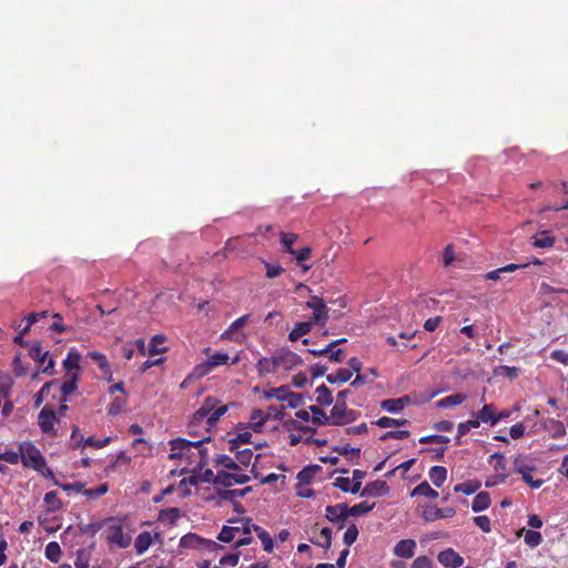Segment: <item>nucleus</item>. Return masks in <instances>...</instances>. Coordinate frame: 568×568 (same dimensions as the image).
Wrapping results in <instances>:
<instances>
[{
    "mask_svg": "<svg viewBox=\"0 0 568 568\" xmlns=\"http://www.w3.org/2000/svg\"><path fill=\"white\" fill-rule=\"evenodd\" d=\"M220 400L215 397H206L202 406L193 414L191 425H200L204 419L207 427H213L217 420L227 412V406H217Z\"/></svg>",
    "mask_w": 568,
    "mask_h": 568,
    "instance_id": "obj_1",
    "label": "nucleus"
},
{
    "mask_svg": "<svg viewBox=\"0 0 568 568\" xmlns=\"http://www.w3.org/2000/svg\"><path fill=\"white\" fill-rule=\"evenodd\" d=\"M210 440V437H203L199 440H189L185 438H174L170 440L171 454L169 455L170 459H178L182 457H189V453L192 448H196L199 454L201 455V462L203 463L204 450L202 449V444L204 442Z\"/></svg>",
    "mask_w": 568,
    "mask_h": 568,
    "instance_id": "obj_2",
    "label": "nucleus"
},
{
    "mask_svg": "<svg viewBox=\"0 0 568 568\" xmlns=\"http://www.w3.org/2000/svg\"><path fill=\"white\" fill-rule=\"evenodd\" d=\"M21 462L26 467H31L37 471H41L47 462L40 449L31 442H23L19 446Z\"/></svg>",
    "mask_w": 568,
    "mask_h": 568,
    "instance_id": "obj_3",
    "label": "nucleus"
},
{
    "mask_svg": "<svg viewBox=\"0 0 568 568\" xmlns=\"http://www.w3.org/2000/svg\"><path fill=\"white\" fill-rule=\"evenodd\" d=\"M536 469L534 462L527 456L519 454L514 459V473L520 474L523 480L532 488H539L542 484V479H534L531 473Z\"/></svg>",
    "mask_w": 568,
    "mask_h": 568,
    "instance_id": "obj_4",
    "label": "nucleus"
},
{
    "mask_svg": "<svg viewBox=\"0 0 568 568\" xmlns=\"http://www.w3.org/2000/svg\"><path fill=\"white\" fill-rule=\"evenodd\" d=\"M180 546L182 548L189 549H204L211 552L223 549V546L217 544L214 540L205 539L203 537L197 536L196 534L189 532L184 535L180 540Z\"/></svg>",
    "mask_w": 568,
    "mask_h": 568,
    "instance_id": "obj_5",
    "label": "nucleus"
},
{
    "mask_svg": "<svg viewBox=\"0 0 568 568\" xmlns=\"http://www.w3.org/2000/svg\"><path fill=\"white\" fill-rule=\"evenodd\" d=\"M229 359L230 357L226 353H215L209 356V358L205 362L196 365L193 368L192 376L196 378L204 377L205 375L210 374L215 367L229 364Z\"/></svg>",
    "mask_w": 568,
    "mask_h": 568,
    "instance_id": "obj_6",
    "label": "nucleus"
},
{
    "mask_svg": "<svg viewBox=\"0 0 568 568\" xmlns=\"http://www.w3.org/2000/svg\"><path fill=\"white\" fill-rule=\"evenodd\" d=\"M29 355L33 361L39 363V369L42 373L49 374V375L54 374V366H55L54 359L49 356L48 351H45V352L42 351L40 343L37 342L30 347Z\"/></svg>",
    "mask_w": 568,
    "mask_h": 568,
    "instance_id": "obj_7",
    "label": "nucleus"
},
{
    "mask_svg": "<svg viewBox=\"0 0 568 568\" xmlns=\"http://www.w3.org/2000/svg\"><path fill=\"white\" fill-rule=\"evenodd\" d=\"M358 413L347 408L345 402L336 403L331 409V425L339 426L356 420Z\"/></svg>",
    "mask_w": 568,
    "mask_h": 568,
    "instance_id": "obj_8",
    "label": "nucleus"
},
{
    "mask_svg": "<svg viewBox=\"0 0 568 568\" xmlns=\"http://www.w3.org/2000/svg\"><path fill=\"white\" fill-rule=\"evenodd\" d=\"M59 423V417L57 416L55 410L45 405L39 413L38 416V425L43 434L55 435V424Z\"/></svg>",
    "mask_w": 568,
    "mask_h": 568,
    "instance_id": "obj_9",
    "label": "nucleus"
},
{
    "mask_svg": "<svg viewBox=\"0 0 568 568\" xmlns=\"http://www.w3.org/2000/svg\"><path fill=\"white\" fill-rule=\"evenodd\" d=\"M306 307L313 310L312 317L310 318L312 322L325 325L328 320V308L322 297L312 295L306 302Z\"/></svg>",
    "mask_w": 568,
    "mask_h": 568,
    "instance_id": "obj_10",
    "label": "nucleus"
},
{
    "mask_svg": "<svg viewBox=\"0 0 568 568\" xmlns=\"http://www.w3.org/2000/svg\"><path fill=\"white\" fill-rule=\"evenodd\" d=\"M275 363L277 369L291 371L303 365L304 361L298 354L290 349H280L275 353Z\"/></svg>",
    "mask_w": 568,
    "mask_h": 568,
    "instance_id": "obj_11",
    "label": "nucleus"
},
{
    "mask_svg": "<svg viewBox=\"0 0 568 568\" xmlns=\"http://www.w3.org/2000/svg\"><path fill=\"white\" fill-rule=\"evenodd\" d=\"M250 480V476L246 474L227 473L225 470H217L214 477V484H219L224 487H231L233 484H245Z\"/></svg>",
    "mask_w": 568,
    "mask_h": 568,
    "instance_id": "obj_12",
    "label": "nucleus"
},
{
    "mask_svg": "<svg viewBox=\"0 0 568 568\" xmlns=\"http://www.w3.org/2000/svg\"><path fill=\"white\" fill-rule=\"evenodd\" d=\"M325 516L327 520L338 524V529L344 528V523L348 517L347 505L336 504L327 506L325 509Z\"/></svg>",
    "mask_w": 568,
    "mask_h": 568,
    "instance_id": "obj_13",
    "label": "nucleus"
},
{
    "mask_svg": "<svg viewBox=\"0 0 568 568\" xmlns=\"http://www.w3.org/2000/svg\"><path fill=\"white\" fill-rule=\"evenodd\" d=\"M455 514L456 510L453 507L438 508L437 506H425L422 516L426 521H435L452 518Z\"/></svg>",
    "mask_w": 568,
    "mask_h": 568,
    "instance_id": "obj_14",
    "label": "nucleus"
},
{
    "mask_svg": "<svg viewBox=\"0 0 568 568\" xmlns=\"http://www.w3.org/2000/svg\"><path fill=\"white\" fill-rule=\"evenodd\" d=\"M438 561L447 568H458L463 566L464 558L453 548H447L438 554Z\"/></svg>",
    "mask_w": 568,
    "mask_h": 568,
    "instance_id": "obj_15",
    "label": "nucleus"
},
{
    "mask_svg": "<svg viewBox=\"0 0 568 568\" xmlns=\"http://www.w3.org/2000/svg\"><path fill=\"white\" fill-rule=\"evenodd\" d=\"M412 403L413 400L410 396L405 395L398 398L384 399L381 402V407L382 409L388 413L396 414L402 412L405 408V406L410 405Z\"/></svg>",
    "mask_w": 568,
    "mask_h": 568,
    "instance_id": "obj_16",
    "label": "nucleus"
},
{
    "mask_svg": "<svg viewBox=\"0 0 568 568\" xmlns=\"http://www.w3.org/2000/svg\"><path fill=\"white\" fill-rule=\"evenodd\" d=\"M416 548L417 544L414 539H402L395 545L393 554L399 558L410 559L414 557Z\"/></svg>",
    "mask_w": 568,
    "mask_h": 568,
    "instance_id": "obj_17",
    "label": "nucleus"
},
{
    "mask_svg": "<svg viewBox=\"0 0 568 568\" xmlns=\"http://www.w3.org/2000/svg\"><path fill=\"white\" fill-rule=\"evenodd\" d=\"M389 491V487L386 481L384 480H374L366 484V486L363 488L361 496H374L379 497L384 496Z\"/></svg>",
    "mask_w": 568,
    "mask_h": 568,
    "instance_id": "obj_18",
    "label": "nucleus"
},
{
    "mask_svg": "<svg viewBox=\"0 0 568 568\" xmlns=\"http://www.w3.org/2000/svg\"><path fill=\"white\" fill-rule=\"evenodd\" d=\"M106 539L111 544H115L120 548L129 546V540L124 538L122 526L119 524L111 525L106 531Z\"/></svg>",
    "mask_w": 568,
    "mask_h": 568,
    "instance_id": "obj_19",
    "label": "nucleus"
},
{
    "mask_svg": "<svg viewBox=\"0 0 568 568\" xmlns=\"http://www.w3.org/2000/svg\"><path fill=\"white\" fill-rule=\"evenodd\" d=\"M80 358L81 355L78 351L71 349L68 352L67 357L62 362L63 368L65 369V376H70L73 372H77L80 375Z\"/></svg>",
    "mask_w": 568,
    "mask_h": 568,
    "instance_id": "obj_20",
    "label": "nucleus"
},
{
    "mask_svg": "<svg viewBox=\"0 0 568 568\" xmlns=\"http://www.w3.org/2000/svg\"><path fill=\"white\" fill-rule=\"evenodd\" d=\"M79 374L73 372L70 376H65V381L61 384V402L67 403L69 395L73 394L78 389Z\"/></svg>",
    "mask_w": 568,
    "mask_h": 568,
    "instance_id": "obj_21",
    "label": "nucleus"
},
{
    "mask_svg": "<svg viewBox=\"0 0 568 568\" xmlns=\"http://www.w3.org/2000/svg\"><path fill=\"white\" fill-rule=\"evenodd\" d=\"M272 413H265L260 408H255L251 412L250 420L252 429L256 433L262 432L264 424L271 418Z\"/></svg>",
    "mask_w": 568,
    "mask_h": 568,
    "instance_id": "obj_22",
    "label": "nucleus"
},
{
    "mask_svg": "<svg viewBox=\"0 0 568 568\" xmlns=\"http://www.w3.org/2000/svg\"><path fill=\"white\" fill-rule=\"evenodd\" d=\"M495 460L494 469L499 473L498 475V481L499 484L505 483L507 478L506 468H507V460L505 458V455L500 452L494 453L490 456V463Z\"/></svg>",
    "mask_w": 568,
    "mask_h": 568,
    "instance_id": "obj_23",
    "label": "nucleus"
},
{
    "mask_svg": "<svg viewBox=\"0 0 568 568\" xmlns=\"http://www.w3.org/2000/svg\"><path fill=\"white\" fill-rule=\"evenodd\" d=\"M314 324L315 323L312 322L311 320L306 322L296 323L288 334V339L292 342L298 341L301 337H303L304 335L308 334L312 331Z\"/></svg>",
    "mask_w": 568,
    "mask_h": 568,
    "instance_id": "obj_24",
    "label": "nucleus"
},
{
    "mask_svg": "<svg viewBox=\"0 0 568 568\" xmlns=\"http://www.w3.org/2000/svg\"><path fill=\"white\" fill-rule=\"evenodd\" d=\"M250 317H251L250 314H245V315L239 317L237 320H235L229 326V328L225 329L221 334V339H229V341L240 342V339L233 337V333L236 332L237 329H240L241 327H243L250 321Z\"/></svg>",
    "mask_w": 568,
    "mask_h": 568,
    "instance_id": "obj_25",
    "label": "nucleus"
},
{
    "mask_svg": "<svg viewBox=\"0 0 568 568\" xmlns=\"http://www.w3.org/2000/svg\"><path fill=\"white\" fill-rule=\"evenodd\" d=\"M180 518L181 510L178 507L162 509L158 517L159 521L171 526H174Z\"/></svg>",
    "mask_w": 568,
    "mask_h": 568,
    "instance_id": "obj_26",
    "label": "nucleus"
},
{
    "mask_svg": "<svg viewBox=\"0 0 568 568\" xmlns=\"http://www.w3.org/2000/svg\"><path fill=\"white\" fill-rule=\"evenodd\" d=\"M496 406L494 404H486L481 409L477 412V417L486 424H490L491 426L497 424L496 418Z\"/></svg>",
    "mask_w": 568,
    "mask_h": 568,
    "instance_id": "obj_27",
    "label": "nucleus"
},
{
    "mask_svg": "<svg viewBox=\"0 0 568 568\" xmlns=\"http://www.w3.org/2000/svg\"><path fill=\"white\" fill-rule=\"evenodd\" d=\"M545 428L549 432L552 438H560L566 435L565 425L555 418H548L545 420Z\"/></svg>",
    "mask_w": 568,
    "mask_h": 568,
    "instance_id": "obj_28",
    "label": "nucleus"
},
{
    "mask_svg": "<svg viewBox=\"0 0 568 568\" xmlns=\"http://www.w3.org/2000/svg\"><path fill=\"white\" fill-rule=\"evenodd\" d=\"M256 369L260 375L276 373L277 364L275 363V354L272 357H262L256 364Z\"/></svg>",
    "mask_w": 568,
    "mask_h": 568,
    "instance_id": "obj_29",
    "label": "nucleus"
},
{
    "mask_svg": "<svg viewBox=\"0 0 568 568\" xmlns=\"http://www.w3.org/2000/svg\"><path fill=\"white\" fill-rule=\"evenodd\" d=\"M528 266V264H508L506 266H503L500 268H497V270H494V271H490L488 273L485 274V278L486 280H490V281H498L500 278V274L501 273H510V272H515L517 270H520V268H526Z\"/></svg>",
    "mask_w": 568,
    "mask_h": 568,
    "instance_id": "obj_30",
    "label": "nucleus"
},
{
    "mask_svg": "<svg viewBox=\"0 0 568 568\" xmlns=\"http://www.w3.org/2000/svg\"><path fill=\"white\" fill-rule=\"evenodd\" d=\"M467 399V396L465 394H462V393H455V394H452L449 396H446L442 399H439L437 403H436V406L438 408H448V407H453V406H457V405H460L463 404L465 400Z\"/></svg>",
    "mask_w": 568,
    "mask_h": 568,
    "instance_id": "obj_31",
    "label": "nucleus"
},
{
    "mask_svg": "<svg viewBox=\"0 0 568 568\" xmlns=\"http://www.w3.org/2000/svg\"><path fill=\"white\" fill-rule=\"evenodd\" d=\"M491 504L490 495L487 491H480L478 493L473 503H471V509L475 513H479L483 510H486Z\"/></svg>",
    "mask_w": 568,
    "mask_h": 568,
    "instance_id": "obj_32",
    "label": "nucleus"
},
{
    "mask_svg": "<svg viewBox=\"0 0 568 568\" xmlns=\"http://www.w3.org/2000/svg\"><path fill=\"white\" fill-rule=\"evenodd\" d=\"M152 536L150 531H142L134 541V548L138 555L144 554L152 545Z\"/></svg>",
    "mask_w": 568,
    "mask_h": 568,
    "instance_id": "obj_33",
    "label": "nucleus"
},
{
    "mask_svg": "<svg viewBox=\"0 0 568 568\" xmlns=\"http://www.w3.org/2000/svg\"><path fill=\"white\" fill-rule=\"evenodd\" d=\"M555 242V236H552L549 231H544L532 237L531 244L534 247L546 248L554 246Z\"/></svg>",
    "mask_w": 568,
    "mask_h": 568,
    "instance_id": "obj_34",
    "label": "nucleus"
},
{
    "mask_svg": "<svg viewBox=\"0 0 568 568\" xmlns=\"http://www.w3.org/2000/svg\"><path fill=\"white\" fill-rule=\"evenodd\" d=\"M410 496H423L429 499H436L438 497V493L433 489L427 481H423L412 490Z\"/></svg>",
    "mask_w": 568,
    "mask_h": 568,
    "instance_id": "obj_35",
    "label": "nucleus"
},
{
    "mask_svg": "<svg viewBox=\"0 0 568 568\" xmlns=\"http://www.w3.org/2000/svg\"><path fill=\"white\" fill-rule=\"evenodd\" d=\"M409 422L406 418H392L387 416H383L377 420L373 422V425H376L381 428H389V427H400L407 425Z\"/></svg>",
    "mask_w": 568,
    "mask_h": 568,
    "instance_id": "obj_36",
    "label": "nucleus"
},
{
    "mask_svg": "<svg viewBox=\"0 0 568 568\" xmlns=\"http://www.w3.org/2000/svg\"><path fill=\"white\" fill-rule=\"evenodd\" d=\"M428 475L436 487H442L447 478V469L443 466H433Z\"/></svg>",
    "mask_w": 568,
    "mask_h": 568,
    "instance_id": "obj_37",
    "label": "nucleus"
},
{
    "mask_svg": "<svg viewBox=\"0 0 568 568\" xmlns=\"http://www.w3.org/2000/svg\"><path fill=\"white\" fill-rule=\"evenodd\" d=\"M310 412L312 413V423L315 425H331V415L327 416L326 413L317 405L310 406Z\"/></svg>",
    "mask_w": 568,
    "mask_h": 568,
    "instance_id": "obj_38",
    "label": "nucleus"
},
{
    "mask_svg": "<svg viewBox=\"0 0 568 568\" xmlns=\"http://www.w3.org/2000/svg\"><path fill=\"white\" fill-rule=\"evenodd\" d=\"M166 337L162 334L154 335L148 346V354L149 356H154L158 354H163L168 351L166 347H159V344L164 343Z\"/></svg>",
    "mask_w": 568,
    "mask_h": 568,
    "instance_id": "obj_39",
    "label": "nucleus"
},
{
    "mask_svg": "<svg viewBox=\"0 0 568 568\" xmlns=\"http://www.w3.org/2000/svg\"><path fill=\"white\" fill-rule=\"evenodd\" d=\"M312 248L310 246L302 247L300 250H295V253H291L296 260L298 266L303 268L304 272L308 271L312 266L306 265L305 261L311 257Z\"/></svg>",
    "mask_w": 568,
    "mask_h": 568,
    "instance_id": "obj_40",
    "label": "nucleus"
},
{
    "mask_svg": "<svg viewBox=\"0 0 568 568\" xmlns=\"http://www.w3.org/2000/svg\"><path fill=\"white\" fill-rule=\"evenodd\" d=\"M321 470L322 468L318 465H308L297 474V479L301 483L310 484L315 477V475Z\"/></svg>",
    "mask_w": 568,
    "mask_h": 568,
    "instance_id": "obj_41",
    "label": "nucleus"
},
{
    "mask_svg": "<svg viewBox=\"0 0 568 568\" xmlns=\"http://www.w3.org/2000/svg\"><path fill=\"white\" fill-rule=\"evenodd\" d=\"M352 378V371L347 368H338L335 373L328 374L326 381L329 384L346 383Z\"/></svg>",
    "mask_w": 568,
    "mask_h": 568,
    "instance_id": "obj_42",
    "label": "nucleus"
},
{
    "mask_svg": "<svg viewBox=\"0 0 568 568\" xmlns=\"http://www.w3.org/2000/svg\"><path fill=\"white\" fill-rule=\"evenodd\" d=\"M44 555H45V558L48 560H50L51 562H53V564L59 562V560L61 559V555H62L60 545L57 541H50L45 546Z\"/></svg>",
    "mask_w": 568,
    "mask_h": 568,
    "instance_id": "obj_43",
    "label": "nucleus"
},
{
    "mask_svg": "<svg viewBox=\"0 0 568 568\" xmlns=\"http://www.w3.org/2000/svg\"><path fill=\"white\" fill-rule=\"evenodd\" d=\"M480 486L481 484L478 480H468L456 485L454 487V491L463 493L465 495H473L480 488Z\"/></svg>",
    "mask_w": 568,
    "mask_h": 568,
    "instance_id": "obj_44",
    "label": "nucleus"
},
{
    "mask_svg": "<svg viewBox=\"0 0 568 568\" xmlns=\"http://www.w3.org/2000/svg\"><path fill=\"white\" fill-rule=\"evenodd\" d=\"M88 357L91 358L92 361H94L99 365V368L104 374H109L110 376L112 375L111 371H110L109 362L104 354L97 352V351H92V352L88 353Z\"/></svg>",
    "mask_w": 568,
    "mask_h": 568,
    "instance_id": "obj_45",
    "label": "nucleus"
},
{
    "mask_svg": "<svg viewBox=\"0 0 568 568\" xmlns=\"http://www.w3.org/2000/svg\"><path fill=\"white\" fill-rule=\"evenodd\" d=\"M241 532L240 525L239 526H223L221 529L217 539L222 542H231L235 539L236 535Z\"/></svg>",
    "mask_w": 568,
    "mask_h": 568,
    "instance_id": "obj_46",
    "label": "nucleus"
},
{
    "mask_svg": "<svg viewBox=\"0 0 568 568\" xmlns=\"http://www.w3.org/2000/svg\"><path fill=\"white\" fill-rule=\"evenodd\" d=\"M494 375L506 377L508 379H516L519 376V368L515 366L500 365L494 369Z\"/></svg>",
    "mask_w": 568,
    "mask_h": 568,
    "instance_id": "obj_47",
    "label": "nucleus"
},
{
    "mask_svg": "<svg viewBox=\"0 0 568 568\" xmlns=\"http://www.w3.org/2000/svg\"><path fill=\"white\" fill-rule=\"evenodd\" d=\"M91 552L88 549L80 548L75 552V568H90Z\"/></svg>",
    "mask_w": 568,
    "mask_h": 568,
    "instance_id": "obj_48",
    "label": "nucleus"
},
{
    "mask_svg": "<svg viewBox=\"0 0 568 568\" xmlns=\"http://www.w3.org/2000/svg\"><path fill=\"white\" fill-rule=\"evenodd\" d=\"M254 531L256 532L257 537L262 541L263 549L266 552H271L274 548V542L270 534L263 529L262 527H254Z\"/></svg>",
    "mask_w": 568,
    "mask_h": 568,
    "instance_id": "obj_49",
    "label": "nucleus"
},
{
    "mask_svg": "<svg viewBox=\"0 0 568 568\" xmlns=\"http://www.w3.org/2000/svg\"><path fill=\"white\" fill-rule=\"evenodd\" d=\"M375 507V504H368L367 501H363V503H359V504H356L352 507H348L347 506V513H348V517L349 516H361V515H364V514H367L369 513L371 510H373V508Z\"/></svg>",
    "mask_w": 568,
    "mask_h": 568,
    "instance_id": "obj_50",
    "label": "nucleus"
},
{
    "mask_svg": "<svg viewBox=\"0 0 568 568\" xmlns=\"http://www.w3.org/2000/svg\"><path fill=\"white\" fill-rule=\"evenodd\" d=\"M316 402L320 405H331L333 403L332 392L326 385H321L316 388Z\"/></svg>",
    "mask_w": 568,
    "mask_h": 568,
    "instance_id": "obj_51",
    "label": "nucleus"
},
{
    "mask_svg": "<svg viewBox=\"0 0 568 568\" xmlns=\"http://www.w3.org/2000/svg\"><path fill=\"white\" fill-rule=\"evenodd\" d=\"M252 490V487L247 486L242 489H225L219 493L221 499L233 500L236 497H244L248 491Z\"/></svg>",
    "mask_w": 568,
    "mask_h": 568,
    "instance_id": "obj_52",
    "label": "nucleus"
},
{
    "mask_svg": "<svg viewBox=\"0 0 568 568\" xmlns=\"http://www.w3.org/2000/svg\"><path fill=\"white\" fill-rule=\"evenodd\" d=\"M290 390L288 386H280L275 388H270L264 390L265 398H276L277 400L284 402L286 400V395Z\"/></svg>",
    "mask_w": 568,
    "mask_h": 568,
    "instance_id": "obj_53",
    "label": "nucleus"
},
{
    "mask_svg": "<svg viewBox=\"0 0 568 568\" xmlns=\"http://www.w3.org/2000/svg\"><path fill=\"white\" fill-rule=\"evenodd\" d=\"M125 405H126V398L124 396L114 397L108 408L109 415H111V416L119 415L123 410Z\"/></svg>",
    "mask_w": 568,
    "mask_h": 568,
    "instance_id": "obj_54",
    "label": "nucleus"
},
{
    "mask_svg": "<svg viewBox=\"0 0 568 568\" xmlns=\"http://www.w3.org/2000/svg\"><path fill=\"white\" fill-rule=\"evenodd\" d=\"M297 235L294 233H281V243L284 246L285 252L288 254L295 253L293 244L296 242Z\"/></svg>",
    "mask_w": 568,
    "mask_h": 568,
    "instance_id": "obj_55",
    "label": "nucleus"
},
{
    "mask_svg": "<svg viewBox=\"0 0 568 568\" xmlns=\"http://www.w3.org/2000/svg\"><path fill=\"white\" fill-rule=\"evenodd\" d=\"M57 384H58V381H51V382L45 383L41 387V389L34 395V406L36 407H39L43 403L44 397L48 396V394L50 392V388Z\"/></svg>",
    "mask_w": 568,
    "mask_h": 568,
    "instance_id": "obj_56",
    "label": "nucleus"
},
{
    "mask_svg": "<svg viewBox=\"0 0 568 568\" xmlns=\"http://www.w3.org/2000/svg\"><path fill=\"white\" fill-rule=\"evenodd\" d=\"M215 464L232 470L240 469L239 464L232 457L224 454L216 456Z\"/></svg>",
    "mask_w": 568,
    "mask_h": 568,
    "instance_id": "obj_57",
    "label": "nucleus"
},
{
    "mask_svg": "<svg viewBox=\"0 0 568 568\" xmlns=\"http://www.w3.org/2000/svg\"><path fill=\"white\" fill-rule=\"evenodd\" d=\"M525 542L531 547L535 548L539 546L542 541V536L540 532L535 530H526L524 536Z\"/></svg>",
    "mask_w": 568,
    "mask_h": 568,
    "instance_id": "obj_58",
    "label": "nucleus"
},
{
    "mask_svg": "<svg viewBox=\"0 0 568 568\" xmlns=\"http://www.w3.org/2000/svg\"><path fill=\"white\" fill-rule=\"evenodd\" d=\"M332 536H333V531L331 528L328 527H324L322 528L321 530V537L323 538V542H317L315 540H311L314 545L316 546H320L326 550H328L332 546Z\"/></svg>",
    "mask_w": 568,
    "mask_h": 568,
    "instance_id": "obj_59",
    "label": "nucleus"
},
{
    "mask_svg": "<svg viewBox=\"0 0 568 568\" xmlns=\"http://www.w3.org/2000/svg\"><path fill=\"white\" fill-rule=\"evenodd\" d=\"M44 503L50 507L52 511L59 510L62 507L61 500L58 498L55 491H48L44 495Z\"/></svg>",
    "mask_w": 568,
    "mask_h": 568,
    "instance_id": "obj_60",
    "label": "nucleus"
},
{
    "mask_svg": "<svg viewBox=\"0 0 568 568\" xmlns=\"http://www.w3.org/2000/svg\"><path fill=\"white\" fill-rule=\"evenodd\" d=\"M253 457V452L250 448H244L242 450H236V463L239 466L247 467L251 463V459Z\"/></svg>",
    "mask_w": 568,
    "mask_h": 568,
    "instance_id": "obj_61",
    "label": "nucleus"
},
{
    "mask_svg": "<svg viewBox=\"0 0 568 568\" xmlns=\"http://www.w3.org/2000/svg\"><path fill=\"white\" fill-rule=\"evenodd\" d=\"M357 537L358 529L355 524H351L344 534L343 541L347 547H349L356 541Z\"/></svg>",
    "mask_w": 568,
    "mask_h": 568,
    "instance_id": "obj_62",
    "label": "nucleus"
},
{
    "mask_svg": "<svg viewBox=\"0 0 568 568\" xmlns=\"http://www.w3.org/2000/svg\"><path fill=\"white\" fill-rule=\"evenodd\" d=\"M449 438L444 435H427L419 438V443L422 444H448Z\"/></svg>",
    "mask_w": 568,
    "mask_h": 568,
    "instance_id": "obj_63",
    "label": "nucleus"
},
{
    "mask_svg": "<svg viewBox=\"0 0 568 568\" xmlns=\"http://www.w3.org/2000/svg\"><path fill=\"white\" fill-rule=\"evenodd\" d=\"M412 568H434V562L427 556H419L413 561Z\"/></svg>",
    "mask_w": 568,
    "mask_h": 568,
    "instance_id": "obj_64",
    "label": "nucleus"
}]
</instances>
